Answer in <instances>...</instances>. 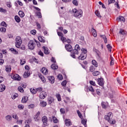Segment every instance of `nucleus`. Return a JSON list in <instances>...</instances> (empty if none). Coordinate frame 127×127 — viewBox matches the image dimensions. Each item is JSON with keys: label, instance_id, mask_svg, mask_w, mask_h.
<instances>
[{"label": "nucleus", "instance_id": "1", "mask_svg": "<svg viewBox=\"0 0 127 127\" xmlns=\"http://www.w3.org/2000/svg\"><path fill=\"white\" fill-rule=\"evenodd\" d=\"M74 48V50H73L72 52L71 53V56L73 58H76V55H78V54H79V50H80L81 48H80L79 45H76Z\"/></svg>", "mask_w": 127, "mask_h": 127}, {"label": "nucleus", "instance_id": "2", "mask_svg": "<svg viewBox=\"0 0 127 127\" xmlns=\"http://www.w3.org/2000/svg\"><path fill=\"white\" fill-rule=\"evenodd\" d=\"M72 12L74 14L75 17H82L83 16V11L81 9L77 10L76 8H74L72 9Z\"/></svg>", "mask_w": 127, "mask_h": 127}, {"label": "nucleus", "instance_id": "3", "mask_svg": "<svg viewBox=\"0 0 127 127\" xmlns=\"http://www.w3.org/2000/svg\"><path fill=\"white\" fill-rule=\"evenodd\" d=\"M15 44L17 48H20V46L22 44V39L20 36H18L16 37Z\"/></svg>", "mask_w": 127, "mask_h": 127}, {"label": "nucleus", "instance_id": "4", "mask_svg": "<svg viewBox=\"0 0 127 127\" xmlns=\"http://www.w3.org/2000/svg\"><path fill=\"white\" fill-rule=\"evenodd\" d=\"M35 43L33 40H30L28 43V47L30 50H33L35 48Z\"/></svg>", "mask_w": 127, "mask_h": 127}, {"label": "nucleus", "instance_id": "5", "mask_svg": "<svg viewBox=\"0 0 127 127\" xmlns=\"http://www.w3.org/2000/svg\"><path fill=\"white\" fill-rule=\"evenodd\" d=\"M42 122L43 123V127H45L48 126V119L46 116H44L42 118Z\"/></svg>", "mask_w": 127, "mask_h": 127}, {"label": "nucleus", "instance_id": "6", "mask_svg": "<svg viewBox=\"0 0 127 127\" xmlns=\"http://www.w3.org/2000/svg\"><path fill=\"white\" fill-rule=\"evenodd\" d=\"M105 120L109 122L113 119V113L112 112H109L107 115H105L104 117Z\"/></svg>", "mask_w": 127, "mask_h": 127}, {"label": "nucleus", "instance_id": "7", "mask_svg": "<svg viewBox=\"0 0 127 127\" xmlns=\"http://www.w3.org/2000/svg\"><path fill=\"white\" fill-rule=\"evenodd\" d=\"M11 76L12 79L16 80V81H20V80H21V77H20V76L18 75L17 74L12 73Z\"/></svg>", "mask_w": 127, "mask_h": 127}, {"label": "nucleus", "instance_id": "8", "mask_svg": "<svg viewBox=\"0 0 127 127\" xmlns=\"http://www.w3.org/2000/svg\"><path fill=\"white\" fill-rule=\"evenodd\" d=\"M47 96V93L45 91H42L40 93L39 98L41 100L45 99Z\"/></svg>", "mask_w": 127, "mask_h": 127}, {"label": "nucleus", "instance_id": "9", "mask_svg": "<svg viewBox=\"0 0 127 127\" xmlns=\"http://www.w3.org/2000/svg\"><path fill=\"white\" fill-rule=\"evenodd\" d=\"M75 57L78 58L79 60H84L87 58V55L85 54H84V53H81L79 57H77V55H75Z\"/></svg>", "mask_w": 127, "mask_h": 127}, {"label": "nucleus", "instance_id": "10", "mask_svg": "<svg viewBox=\"0 0 127 127\" xmlns=\"http://www.w3.org/2000/svg\"><path fill=\"white\" fill-rule=\"evenodd\" d=\"M65 48L67 50V51H68L69 52H71L72 50H73V48H72V46L69 44H66L65 46Z\"/></svg>", "mask_w": 127, "mask_h": 127}, {"label": "nucleus", "instance_id": "11", "mask_svg": "<svg viewBox=\"0 0 127 127\" xmlns=\"http://www.w3.org/2000/svg\"><path fill=\"white\" fill-rule=\"evenodd\" d=\"M48 80L50 81V82L51 83V84H54V82H55V78H54V76H50L48 77Z\"/></svg>", "mask_w": 127, "mask_h": 127}, {"label": "nucleus", "instance_id": "12", "mask_svg": "<svg viewBox=\"0 0 127 127\" xmlns=\"http://www.w3.org/2000/svg\"><path fill=\"white\" fill-rule=\"evenodd\" d=\"M41 71L44 75H47L48 74V69L46 68L45 67H43L41 69Z\"/></svg>", "mask_w": 127, "mask_h": 127}, {"label": "nucleus", "instance_id": "13", "mask_svg": "<svg viewBox=\"0 0 127 127\" xmlns=\"http://www.w3.org/2000/svg\"><path fill=\"white\" fill-rule=\"evenodd\" d=\"M30 75V71L29 70H25L24 73L23 77L24 78H28Z\"/></svg>", "mask_w": 127, "mask_h": 127}, {"label": "nucleus", "instance_id": "14", "mask_svg": "<svg viewBox=\"0 0 127 127\" xmlns=\"http://www.w3.org/2000/svg\"><path fill=\"white\" fill-rule=\"evenodd\" d=\"M117 20H118V21H121V22H125V21H126V19L124 16H120L117 18Z\"/></svg>", "mask_w": 127, "mask_h": 127}, {"label": "nucleus", "instance_id": "15", "mask_svg": "<svg viewBox=\"0 0 127 127\" xmlns=\"http://www.w3.org/2000/svg\"><path fill=\"white\" fill-rule=\"evenodd\" d=\"M40 107H42L44 108L46 106H47V103H46V102H45L43 100H41V101H40Z\"/></svg>", "mask_w": 127, "mask_h": 127}, {"label": "nucleus", "instance_id": "16", "mask_svg": "<svg viewBox=\"0 0 127 127\" xmlns=\"http://www.w3.org/2000/svg\"><path fill=\"white\" fill-rule=\"evenodd\" d=\"M98 83L99 86H103L104 85V79L103 78H98Z\"/></svg>", "mask_w": 127, "mask_h": 127}, {"label": "nucleus", "instance_id": "17", "mask_svg": "<svg viewBox=\"0 0 127 127\" xmlns=\"http://www.w3.org/2000/svg\"><path fill=\"white\" fill-rule=\"evenodd\" d=\"M65 124L66 127H70V126L72 125V123H71V120L69 119H66L65 121Z\"/></svg>", "mask_w": 127, "mask_h": 127}, {"label": "nucleus", "instance_id": "18", "mask_svg": "<svg viewBox=\"0 0 127 127\" xmlns=\"http://www.w3.org/2000/svg\"><path fill=\"white\" fill-rule=\"evenodd\" d=\"M38 40H39L40 42H42L43 43L45 42V38H44V37L40 36L38 37Z\"/></svg>", "mask_w": 127, "mask_h": 127}, {"label": "nucleus", "instance_id": "19", "mask_svg": "<svg viewBox=\"0 0 127 127\" xmlns=\"http://www.w3.org/2000/svg\"><path fill=\"white\" fill-rule=\"evenodd\" d=\"M43 49L44 50V53L46 55L49 54L50 51L48 50V48L45 47V46L43 47Z\"/></svg>", "mask_w": 127, "mask_h": 127}, {"label": "nucleus", "instance_id": "20", "mask_svg": "<svg viewBox=\"0 0 127 127\" xmlns=\"http://www.w3.org/2000/svg\"><path fill=\"white\" fill-rule=\"evenodd\" d=\"M109 95L110 98H114V96H115V92L114 91V90H111L109 91Z\"/></svg>", "mask_w": 127, "mask_h": 127}, {"label": "nucleus", "instance_id": "21", "mask_svg": "<svg viewBox=\"0 0 127 127\" xmlns=\"http://www.w3.org/2000/svg\"><path fill=\"white\" fill-rule=\"evenodd\" d=\"M5 90V85L0 84V92H3Z\"/></svg>", "mask_w": 127, "mask_h": 127}, {"label": "nucleus", "instance_id": "22", "mask_svg": "<svg viewBox=\"0 0 127 127\" xmlns=\"http://www.w3.org/2000/svg\"><path fill=\"white\" fill-rule=\"evenodd\" d=\"M81 124L84 125L85 127H87V119H81Z\"/></svg>", "mask_w": 127, "mask_h": 127}, {"label": "nucleus", "instance_id": "23", "mask_svg": "<svg viewBox=\"0 0 127 127\" xmlns=\"http://www.w3.org/2000/svg\"><path fill=\"white\" fill-rule=\"evenodd\" d=\"M10 51H11V52H12L13 54H15V55L18 54V52H17L16 50L14 49L13 48L10 49Z\"/></svg>", "mask_w": 127, "mask_h": 127}, {"label": "nucleus", "instance_id": "24", "mask_svg": "<svg viewBox=\"0 0 127 127\" xmlns=\"http://www.w3.org/2000/svg\"><path fill=\"white\" fill-rule=\"evenodd\" d=\"M28 101V97L27 96H24L22 99V103H26Z\"/></svg>", "mask_w": 127, "mask_h": 127}, {"label": "nucleus", "instance_id": "25", "mask_svg": "<svg viewBox=\"0 0 127 127\" xmlns=\"http://www.w3.org/2000/svg\"><path fill=\"white\" fill-rule=\"evenodd\" d=\"M30 123H31V120H26L25 122V124L26 125L25 127H29V124H30Z\"/></svg>", "mask_w": 127, "mask_h": 127}, {"label": "nucleus", "instance_id": "26", "mask_svg": "<svg viewBox=\"0 0 127 127\" xmlns=\"http://www.w3.org/2000/svg\"><path fill=\"white\" fill-rule=\"evenodd\" d=\"M70 101V98H69L68 97H65L64 100V103H65V104H68V103H69Z\"/></svg>", "mask_w": 127, "mask_h": 127}, {"label": "nucleus", "instance_id": "27", "mask_svg": "<svg viewBox=\"0 0 127 127\" xmlns=\"http://www.w3.org/2000/svg\"><path fill=\"white\" fill-rule=\"evenodd\" d=\"M91 31L92 32V34L94 37H97V31L94 28H92Z\"/></svg>", "mask_w": 127, "mask_h": 127}, {"label": "nucleus", "instance_id": "28", "mask_svg": "<svg viewBox=\"0 0 127 127\" xmlns=\"http://www.w3.org/2000/svg\"><path fill=\"white\" fill-rule=\"evenodd\" d=\"M48 103L50 104H52V103H53V102H54V99H53V98L50 97L48 98Z\"/></svg>", "mask_w": 127, "mask_h": 127}, {"label": "nucleus", "instance_id": "29", "mask_svg": "<svg viewBox=\"0 0 127 127\" xmlns=\"http://www.w3.org/2000/svg\"><path fill=\"white\" fill-rule=\"evenodd\" d=\"M51 68L53 70H56V69H58V65L56 64H53L51 65Z\"/></svg>", "mask_w": 127, "mask_h": 127}, {"label": "nucleus", "instance_id": "30", "mask_svg": "<svg viewBox=\"0 0 127 127\" xmlns=\"http://www.w3.org/2000/svg\"><path fill=\"white\" fill-rule=\"evenodd\" d=\"M108 123L110 124L111 125H115L116 123V120L112 119V120H110L108 121Z\"/></svg>", "mask_w": 127, "mask_h": 127}, {"label": "nucleus", "instance_id": "31", "mask_svg": "<svg viewBox=\"0 0 127 127\" xmlns=\"http://www.w3.org/2000/svg\"><path fill=\"white\" fill-rule=\"evenodd\" d=\"M18 97V94L15 93L14 94H12L11 95V99H12V100H15L16 98H17Z\"/></svg>", "mask_w": 127, "mask_h": 127}, {"label": "nucleus", "instance_id": "32", "mask_svg": "<svg viewBox=\"0 0 127 127\" xmlns=\"http://www.w3.org/2000/svg\"><path fill=\"white\" fill-rule=\"evenodd\" d=\"M87 89L90 92H91V93H94V88H93V86H90L88 87H87Z\"/></svg>", "mask_w": 127, "mask_h": 127}, {"label": "nucleus", "instance_id": "33", "mask_svg": "<svg viewBox=\"0 0 127 127\" xmlns=\"http://www.w3.org/2000/svg\"><path fill=\"white\" fill-rule=\"evenodd\" d=\"M0 12H2V13H6L7 12V10L5 9L2 8V7H0Z\"/></svg>", "mask_w": 127, "mask_h": 127}, {"label": "nucleus", "instance_id": "34", "mask_svg": "<svg viewBox=\"0 0 127 127\" xmlns=\"http://www.w3.org/2000/svg\"><path fill=\"white\" fill-rule=\"evenodd\" d=\"M15 21H16V22H20V18H19V17H18V16L16 15L15 16Z\"/></svg>", "mask_w": 127, "mask_h": 127}, {"label": "nucleus", "instance_id": "35", "mask_svg": "<svg viewBox=\"0 0 127 127\" xmlns=\"http://www.w3.org/2000/svg\"><path fill=\"white\" fill-rule=\"evenodd\" d=\"M120 34H122V35H126L127 34V32L124 30L121 29L120 31Z\"/></svg>", "mask_w": 127, "mask_h": 127}, {"label": "nucleus", "instance_id": "36", "mask_svg": "<svg viewBox=\"0 0 127 127\" xmlns=\"http://www.w3.org/2000/svg\"><path fill=\"white\" fill-rule=\"evenodd\" d=\"M5 70L6 71V72H10V71H11V67H10V66H6Z\"/></svg>", "mask_w": 127, "mask_h": 127}, {"label": "nucleus", "instance_id": "37", "mask_svg": "<svg viewBox=\"0 0 127 127\" xmlns=\"http://www.w3.org/2000/svg\"><path fill=\"white\" fill-rule=\"evenodd\" d=\"M62 86L64 87V88H66V85L67 84V81L66 80H64L62 82Z\"/></svg>", "mask_w": 127, "mask_h": 127}, {"label": "nucleus", "instance_id": "38", "mask_svg": "<svg viewBox=\"0 0 127 127\" xmlns=\"http://www.w3.org/2000/svg\"><path fill=\"white\" fill-rule=\"evenodd\" d=\"M101 36L103 38V39L104 40L105 43H107L108 40L107 39V37H106L105 35H102Z\"/></svg>", "mask_w": 127, "mask_h": 127}, {"label": "nucleus", "instance_id": "39", "mask_svg": "<svg viewBox=\"0 0 127 127\" xmlns=\"http://www.w3.org/2000/svg\"><path fill=\"white\" fill-rule=\"evenodd\" d=\"M18 13L19 16H20L21 17H23V16H24V12H23V11H19Z\"/></svg>", "mask_w": 127, "mask_h": 127}, {"label": "nucleus", "instance_id": "40", "mask_svg": "<svg viewBox=\"0 0 127 127\" xmlns=\"http://www.w3.org/2000/svg\"><path fill=\"white\" fill-rule=\"evenodd\" d=\"M5 119L6 121L10 122V121H11V116H10V115H8L5 117Z\"/></svg>", "mask_w": 127, "mask_h": 127}, {"label": "nucleus", "instance_id": "41", "mask_svg": "<svg viewBox=\"0 0 127 127\" xmlns=\"http://www.w3.org/2000/svg\"><path fill=\"white\" fill-rule=\"evenodd\" d=\"M92 64L95 66V67H98V63H97L95 60H92Z\"/></svg>", "mask_w": 127, "mask_h": 127}, {"label": "nucleus", "instance_id": "42", "mask_svg": "<svg viewBox=\"0 0 127 127\" xmlns=\"http://www.w3.org/2000/svg\"><path fill=\"white\" fill-rule=\"evenodd\" d=\"M18 108L19 110H23L24 109V106L22 104H20L18 105Z\"/></svg>", "mask_w": 127, "mask_h": 127}, {"label": "nucleus", "instance_id": "43", "mask_svg": "<svg viewBox=\"0 0 127 127\" xmlns=\"http://www.w3.org/2000/svg\"><path fill=\"white\" fill-rule=\"evenodd\" d=\"M110 59H111L110 65L111 66H113V65L115 64V63H114V58H113L111 56Z\"/></svg>", "mask_w": 127, "mask_h": 127}, {"label": "nucleus", "instance_id": "44", "mask_svg": "<svg viewBox=\"0 0 127 127\" xmlns=\"http://www.w3.org/2000/svg\"><path fill=\"white\" fill-rule=\"evenodd\" d=\"M36 14L39 18H41V17H42V16L41 15V12L40 11H37Z\"/></svg>", "mask_w": 127, "mask_h": 127}, {"label": "nucleus", "instance_id": "45", "mask_svg": "<svg viewBox=\"0 0 127 127\" xmlns=\"http://www.w3.org/2000/svg\"><path fill=\"white\" fill-rule=\"evenodd\" d=\"M53 121L55 124H57V123H58V120L55 117H53Z\"/></svg>", "mask_w": 127, "mask_h": 127}, {"label": "nucleus", "instance_id": "46", "mask_svg": "<svg viewBox=\"0 0 127 127\" xmlns=\"http://www.w3.org/2000/svg\"><path fill=\"white\" fill-rule=\"evenodd\" d=\"M35 107V105H34V104H32L28 106V109H33Z\"/></svg>", "mask_w": 127, "mask_h": 127}, {"label": "nucleus", "instance_id": "47", "mask_svg": "<svg viewBox=\"0 0 127 127\" xmlns=\"http://www.w3.org/2000/svg\"><path fill=\"white\" fill-rule=\"evenodd\" d=\"M107 48L108 49V51H109L110 52H112V47H111V45L108 44L107 46Z\"/></svg>", "mask_w": 127, "mask_h": 127}, {"label": "nucleus", "instance_id": "48", "mask_svg": "<svg viewBox=\"0 0 127 127\" xmlns=\"http://www.w3.org/2000/svg\"><path fill=\"white\" fill-rule=\"evenodd\" d=\"M30 92L32 94H36V89H35L34 88H31Z\"/></svg>", "mask_w": 127, "mask_h": 127}, {"label": "nucleus", "instance_id": "49", "mask_svg": "<svg viewBox=\"0 0 127 127\" xmlns=\"http://www.w3.org/2000/svg\"><path fill=\"white\" fill-rule=\"evenodd\" d=\"M40 78L41 80V81H42V82L43 83H45L46 82V80L45 79V78H44V76H40Z\"/></svg>", "mask_w": 127, "mask_h": 127}, {"label": "nucleus", "instance_id": "50", "mask_svg": "<svg viewBox=\"0 0 127 127\" xmlns=\"http://www.w3.org/2000/svg\"><path fill=\"white\" fill-rule=\"evenodd\" d=\"M18 91L20 92V93H23L24 92L23 88H22L21 86L18 87Z\"/></svg>", "mask_w": 127, "mask_h": 127}, {"label": "nucleus", "instance_id": "51", "mask_svg": "<svg viewBox=\"0 0 127 127\" xmlns=\"http://www.w3.org/2000/svg\"><path fill=\"white\" fill-rule=\"evenodd\" d=\"M56 97L58 99V100L59 101V102H61V96L60 95V94H57L56 95Z\"/></svg>", "mask_w": 127, "mask_h": 127}, {"label": "nucleus", "instance_id": "52", "mask_svg": "<svg viewBox=\"0 0 127 127\" xmlns=\"http://www.w3.org/2000/svg\"><path fill=\"white\" fill-rule=\"evenodd\" d=\"M1 26H4V27H6L7 26V25H6V23L4 21H2L0 24Z\"/></svg>", "mask_w": 127, "mask_h": 127}, {"label": "nucleus", "instance_id": "53", "mask_svg": "<svg viewBox=\"0 0 127 127\" xmlns=\"http://www.w3.org/2000/svg\"><path fill=\"white\" fill-rule=\"evenodd\" d=\"M96 15L98 17H101V14H100V12L98 10H96L95 12Z\"/></svg>", "mask_w": 127, "mask_h": 127}, {"label": "nucleus", "instance_id": "54", "mask_svg": "<svg viewBox=\"0 0 127 127\" xmlns=\"http://www.w3.org/2000/svg\"><path fill=\"white\" fill-rule=\"evenodd\" d=\"M93 76H98V75H100V72L98 71H95L93 73Z\"/></svg>", "mask_w": 127, "mask_h": 127}, {"label": "nucleus", "instance_id": "55", "mask_svg": "<svg viewBox=\"0 0 127 127\" xmlns=\"http://www.w3.org/2000/svg\"><path fill=\"white\" fill-rule=\"evenodd\" d=\"M0 32H5V31H6V29L4 27H1L0 28Z\"/></svg>", "mask_w": 127, "mask_h": 127}, {"label": "nucleus", "instance_id": "56", "mask_svg": "<svg viewBox=\"0 0 127 127\" xmlns=\"http://www.w3.org/2000/svg\"><path fill=\"white\" fill-rule=\"evenodd\" d=\"M61 40L63 42V43H64V42H66L67 39H66V38H65L64 36H63L61 37Z\"/></svg>", "mask_w": 127, "mask_h": 127}, {"label": "nucleus", "instance_id": "57", "mask_svg": "<svg viewBox=\"0 0 127 127\" xmlns=\"http://www.w3.org/2000/svg\"><path fill=\"white\" fill-rule=\"evenodd\" d=\"M72 3L74 5H76L77 6V5H78V1L77 0H73L72 1Z\"/></svg>", "mask_w": 127, "mask_h": 127}, {"label": "nucleus", "instance_id": "58", "mask_svg": "<svg viewBox=\"0 0 127 127\" xmlns=\"http://www.w3.org/2000/svg\"><path fill=\"white\" fill-rule=\"evenodd\" d=\"M89 70L90 72H94V71H95V67H94V66L92 65L90 67Z\"/></svg>", "mask_w": 127, "mask_h": 127}, {"label": "nucleus", "instance_id": "59", "mask_svg": "<svg viewBox=\"0 0 127 127\" xmlns=\"http://www.w3.org/2000/svg\"><path fill=\"white\" fill-rule=\"evenodd\" d=\"M6 5H7V7H9V8H10L11 7V6H12L11 2H7Z\"/></svg>", "mask_w": 127, "mask_h": 127}, {"label": "nucleus", "instance_id": "60", "mask_svg": "<svg viewBox=\"0 0 127 127\" xmlns=\"http://www.w3.org/2000/svg\"><path fill=\"white\" fill-rule=\"evenodd\" d=\"M25 63H26L25 60L23 59V60H20L21 65H24V64H25Z\"/></svg>", "mask_w": 127, "mask_h": 127}, {"label": "nucleus", "instance_id": "61", "mask_svg": "<svg viewBox=\"0 0 127 127\" xmlns=\"http://www.w3.org/2000/svg\"><path fill=\"white\" fill-rule=\"evenodd\" d=\"M89 83L90 85H92V86H96V82H95V81H93V80H90L89 81Z\"/></svg>", "mask_w": 127, "mask_h": 127}, {"label": "nucleus", "instance_id": "62", "mask_svg": "<svg viewBox=\"0 0 127 127\" xmlns=\"http://www.w3.org/2000/svg\"><path fill=\"white\" fill-rule=\"evenodd\" d=\"M81 51L82 52L81 53H84V55L86 54V53H87V50L86 49L81 48Z\"/></svg>", "mask_w": 127, "mask_h": 127}, {"label": "nucleus", "instance_id": "63", "mask_svg": "<svg viewBox=\"0 0 127 127\" xmlns=\"http://www.w3.org/2000/svg\"><path fill=\"white\" fill-rule=\"evenodd\" d=\"M36 92H42V87H39L36 89Z\"/></svg>", "mask_w": 127, "mask_h": 127}, {"label": "nucleus", "instance_id": "64", "mask_svg": "<svg viewBox=\"0 0 127 127\" xmlns=\"http://www.w3.org/2000/svg\"><path fill=\"white\" fill-rule=\"evenodd\" d=\"M57 77L59 79V80H62V79H63V76L61 74H59L57 76Z\"/></svg>", "mask_w": 127, "mask_h": 127}]
</instances>
